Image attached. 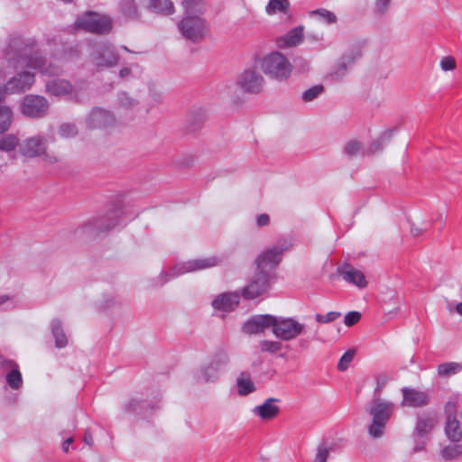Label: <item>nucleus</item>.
Returning <instances> with one entry per match:
<instances>
[{"label": "nucleus", "instance_id": "f257e3e1", "mask_svg": "<svg viewBox=\"0 0 462 462\" xmlns=\"http://www.w3.org/2000/svg\"><path fill=\"white\" fill-rule=\"evenodd\" d=\"M3 59L9 67H19L38 70L48 76L59 75L61 69L42 55L38 42L32 37L11 34L2 51Z\"/></svg>", "mask_w": 462, "mask_h": 462}, {"label": "nucleus", "instance_id": "f03ea898", "mask_svg": "<svg viewBox=\"0 0 462 462\" xmlns=\"http://www.w3.org/2000/svg\"><path fill=\"white\" fill-rule=\"evenodd\" d=\"M371 417V422L367 425V432L373 439H380L383 436L386 425L393 416L395 404L379 396L373 397L365 408Z\"/></svg>", "mask_w": 462, "mask_h": 462}, {"label": "nucleus", "instance_id": "7ed1b4c3", "mask_svg": "<svg viewBox=\"0 0 462 462\" xmlns=\"http://www.w3.org/2000/svg\"><path fill=\"white\" fill-rule=\"evenodd\" d=\"M261 68L265 75L276 80H286L291 73L288 59L278 51L265 55L261 60Z\"/></svg>", "mask_w": 462, "mask_h": 462}, {"label": "nucleus", "instance_id": "20e7f679", "mask_svg": "<svg viewBox=\"0 0 462 462\" xmlns=\"http://www.w3.org/2000/svg\"><path fill=\"white\" fill-rule=\"evenodd\" d=\"M75 24L79 29L96 34H107L113 28L110 16L91 11L78 16Z\"/></svg>", "mask_w": 462, "mask_h": 462}, {"label": "nucleus", "instance_id": "39448f33", "mask_svg": "<svg viewBox=\"0 0 462 462\" xmlns=\"http://www.w3.org/2000/svg\"><path fill=\"white\" fill-rule=\"evenodd\" d=\"M230 362L228 352L226 349H217L210 357L208 363L200 366L199 379L204 383L216 382L221 372Z\"/></svg>", "mask_w": 462, "mask_h": 462}, {"label": "nucleus", "instance_id": "423d86ee", "mask_svg": "<svg viewBox=\"0 0 462 462\" xmlns=\"http://www.w3.org/2000/svg\"><path fill=\"white\" fill-rule=\"evenodd\" d=\"M438 423L437 415L433 412H422L417 416L412 438L415 445L413 452H419L425 448L429 436Z\"/></svg>", "mask_w": 462, "mask_h": 462}, {"label": "nucleus", "instance_id": "0eeeda50", "mask_svg": "<svg viewBox=\"0 0 462 462\" xmlns=\"http://www.w3.org/2000/svg\"><path fill=\"white\" fill-rule=\"evenodd\" d=\"M178 28L185 39L194 43L202 42L208 31V25L204 17L184 16L178 23Z\"/></svg>", "mask_w": 462, "mask_h": 462}, {"label": "nucleus", "instance_id": "6e6552de", "mask_svg": "<svg viewBox=\"0 0 462 462\" xmlns=\"http://www.w3.org/2000/svg\"><path fill=\"white\" fill-rule=\"evenodd\" d=\"M236 85L244 93L257 95L263 91L265 80L259 69L252 66L239 74Z\"/></svg>", "mask_w": 462, "mask_h": 462}, {"label": "nucleus", "instance_id": "1a4fd4ad", "mask_svg": "<svg viewBox=\"0 0 462 462\" xmlns=\"http://www.w3.org/2000/svg\"><path fill=\"white\" fill-rule=\"evenodd\" d=\"M305 326L293 318L276 317L273 323V334L283 341L297 338L304 331Z\"/></svg>", "mask_w": 462, "mask_h": 462}, {"label": "nucleus", "instance_id": "9d476101", "mask_svg": "<svg viewBox=\"0 0 462 462\" xmlns=\"http://www.w3.org/2000/svg\"><path fill=\"white\" fill-rule=\"evenodd\" d=\"M90 61L97 69L110 68L118 64L119 55L113 45L101 42L92 48Z\"/></svg>", "mask_w": 462, "mask_h": 462}, {"label": "nucleus", "instance_id": "9b49d317", "mask_svg": "<svg viewBox=\"0 0 462 462\" xmlns=\"http://www.w3.org/2000/svg\"><path fill=\"white\" fill-rule=\"evenodd\" d=\"M50 108L49 101L42 96L29 94L20 102V111L23 116L37 119L47 116Z\"/></svg>", "mask_w": 462, "mask_h": 462}, {"label": "nucleus", "instance_id": "f8f14e48", "mask_svg": "<svg viewBox=\"0 0 462 462\" xmlns=\"http://www.w3.org/2000/svg\"><path fill=\"white\" fill-rule=\"evenodd\" d=\"M270 280L269 272L257 270L249 283L243 288L242 296L246 300H254L263 295L270 288Z\"/></svg>", "mask_w": 462, "mask_h": 462}, {"label": "nucleus", "instance_id": "ddd939ff", "mask_svg": "<svg viewBox=\"0 0 462 462\" xmlns=\"http://www.w3.org/2000/svg\"><path fill=\"white\" fill-rule=\"evenodd\" d=\"M286 250H288V245L282 243L274 245L263 251L255 260L257 270L268 272V270L275 269L281 263L282 255Z\"/></svg>", "mask_w": 462, "mask_h": 462}, {"label": "nucleus", "instance_id": "4468645a", "mask_svg": "<svg viewBox=\"0 0 462 462\" xmlns=\"http://www.w3.org/2000/svg\"><path fill=\"white\" fill-rule=\"evenodd\" d=\"M48 148L47 138L42 134H36L23 140L19 144L20 154L28 159L41 158Z\"/></svg>", "mask_w": 462, "mask_h": 462}, {"label": "nucleus", "instance_id": "2eb2a0df", "mask_svg": "<svg viewBox=\"0 0 462 462\" xmlns=\"http://www.w3.org/2000/svg\"><path fill=\"white\" fill-rule=\"evenodd\" d=\"M222 259L217 256H210L202 259H194L177 263L171 270V277L179 276L187 273L200 271L218 265Z\"/></svg>", "mask_w": 462, "mask_h": 462}, {"label": "nucleus", "instance_id": "dca6fc26", "mask_svg": "<svg viewBox=\"0 0 462 462\" xmlns=\"http://www.w3.org/2000/svg\"><path fill=\"white\" fill-rule=\"evenodd\" d=\"M362 56L359 49H352L344 53L332 68L328 78L333 81L341 80L346 74L349 69L353 67L356 60Z\"/></svg>", "mask_w": 462, "mask_h": 462}, {"label": "nucleus", "instance_id": "f3484780", "mask_svg": "<svg viewBox=\"0 0 462 462\" xmlns=\"http://www.w3.org/2000/svg\"><path fill=\"white\" fill-rule=\"evenodd\" d=\"M35 81V74L29 69H23L11 77L5 85L8 94H20L30 89Z\"/></svg>", "mask_w": 462, "mask_h": 462}, {"label": "nucleus", "instance_id": "a211bd4d", "mask_svg": "<svg viewBox=\"0 0 462 462\" xmlns=\"http://www.w3.org/2000/svg\"><path fill=\"white\" fill-rule=\"evenodd\" d=\"M446 425L445 433L448 439L452 442H458L462 439V430L459 421L457 420V407L452 402H448L445 405Z\"/></svg>", "mask_w": 462, "mask_h": 462}, {"label": "nucleus", "instance_id": "6ab92c4d", "mask_svg": "<svg viewBox=\"0 0 462 462\" xmlns=\"http://www.w3.org/2000/svg\"><path fill=\"white\" fill-rule=\"evenodd\" d=\"M116 118L113 113L100 107L91 110L86 118V125L88 129H105L115 125Z\"/></svg>", "mask_w": 462, "mask_h": 462}, {"label": "nucleus", "instance_id": "aec40b11", "mask_svg": "<svg viewBox=\"0 0 462 462\" xmlns=\"http://www.w3.org/2000/svg\"><path fill=\"white\" fill-rule=\"evenodd\" d=\"M119 223L117 213L97 217L89 221L84 226L86 232L90 235H98L100 233L109 232L114 229Z\"/></svg>", "mask_w": 462, "mask_h": 462}, {"label": "nucleus", "instance_id": "412c9836", "mask_svg": "<svg viewBox=\"0 0 462 462\" xmlns=\"http://www.w3.org/2000/svg\"><path fill=\"white\" fill-rule=\"evenodd\" d=\"M275 316L264 314L255 315L249 319L243 326V331L249 335H254L263 332L265 329L272 328L273 329V323Z\"/></svg>", "mask_w": 462, "mask_h": 462}, {"label": "nucleus", "instance_id": "4be33fe9", "mask_svg": "<svg viewBox=\"0 0 462 462\" xmlns=\"http://www.w3.org/2000/svg\"><path fill=\"white\" fill-rule=\"evenodd\" d=\"M402 406L424 407L430 403V396L426 391H419L414 388L404 387L402 389Z\"/></svg>", "mask_w": 462, "mask_h": 462}, {"label": "nucleus", "instance_id": "5701e85b", "mask_svg": "<svg viewBox=\"0 0 462 462\" xmlns=\"http://www.w3.org/2000/svg\"><path fill=\"white\" fill-rule=\"evenodd\" d=\"M337 272L346 282L356 285L358 288L363 289L367 285L364 273L349 263L338 266Z\"/></svg>", "mask_w": 462, "mask_h": 462}, {"label": "nucleus", "instance_id": "b1692460", "mask_svg": "<svg viewBox=\"0 0 462 462\" xmlns=\"http://www.w3.org/2000/svg\"><path fill=\"white\" fill-rule=\"evenodd\" d=\"M304 27L299 25L290 30L286 34L280 36L276 43L280 48H291L300 45L303 42Z\"/></svg>", "mask_w": 462, "mask_h": 462}, {"label": "nucleus", "instance_id": "393cba45", "mask_svg": "<svg viewBox=\"0 0 462 462\" xmlns=\"http://www.w3.org/2000/svg\"><path fill=\"white\" fill-rule=\"evenodd\" d=\"M240 296L236 292L223 293L217 296L213 301L212 306L217 310L229 312L234 310L239 304Z\"/></svg>", "mask_w": 462, "mask_h": 462}, {"label": "nucleus", "instance_id": "a878e982", "mask_svg": "<svg viewBox=\"0 0 462 462\" xmlns=\"http://www.w3.org/2000/svg\"><path fill=\"white\" fill-rule=\"evenodd\" d=\"M46 92L51 96L61 97L72 92L71 83L65 79H55L49 80L45 86Z\"/></svg>", "mask_w": 462, "mask_h": 462}, {"label": "nucleus", "instance_id": "bb28decb", "mask_svg": "<svg viewBox=\"0 0 462 462\" xmlns=\"http://www.w3.org/2000/svg\"><path fill=\"white\" fill-rule=\"evenodd\" d=\"M277 401L275 398L267 399L262 405L255 406L253 409V413L259 416L262 420L273 419L280 411L279 407L273 404Z\"/></svg>", "mask_w": 462, "mask_h": 462}, {"label": "nucleus", "instance_id": "cd10ccee", "mask_svg": "<svg viewBox=\"0 0 462 462\" xmlns=\"http://www.w3.org/2000/svg\"><path fill=\"white\" fill-rule=\"evenodd\" d=\"M181 4L185 9V16L203 17L207 11L204 0H182Z\"/></svg>", "mask_w": 462, "mask_h": 462}, {"label": "nucleus", "instance_id": "c85d7f7f", "mask_svg": "<svg viewBox=\"0 0 462 462\" xmlns=\"http://www.w3.org/2000/svg\"><path fill=\"white\" fill-rule=\"evenodd\" d=\"M236 387L238 394L241 396L248 395L256 390V387L251 379L250 373L246 371H243L239 374L236 378Z\"/></svg>", "mask_w": 462, "mask_h": 462}, {"label": "nucleus", "instance_id": "c756f323", "mask_svg": "<svg viewBox=\"0 0 462 462\" xmlns=\"http://www.w3.org/2000/svg\"><path fill=\"white\" fill-rule=\"evenodd\" d=\"M147 8L153 13L171 14L174 12V5L171 0H147Z\"/></svg>", "mask_w": 462, "mask_h": 462}, {"label": "nucleus", "instance_id": "7c9ffc66", "mask_svg": "<svg viewBox=\"0 0 462 462\" xmlns=\"http://www.w3.org/2000/svg\"><path fill=\"white\" fill-rule=\"evenodd\" d=\"M120 12L127 20L139 19L137 0H121Z\"/></svg>", "mask_w": 462, "mask_h": 462}, {"label": "nucleus", "instance_id": "2f4dec72", "mask_svg": "<svg viewBox=\"0 0 462 462\" xmlns=\"http://www.w3.org/2000/svg\"><path fill=\"white\" fill-rule=\"evenodd\" d=\"M51 332L58 348L65 347L68 345V338L59 319L51 321Z\"/></svg>", "mask_w": 462, "mask_h": 462}, {"label": "nucleus", "instance_id": "473e14b6", "mask_svg": "<svg viewBox=\"0 0 462 462\" xmlns=\"http://www.w3.org/2000/svg\"><path fill=\"white\" fill-rule=\"evenodd\" d=\"M310 17H316L326 24H334L337 22V16L335 13L325 8H319L310 13Z\"/></svg>", "mask_w": 462, "mask_h": 462}, {"label": "nucleus", "instance_id": "72a5a7b5", "mask_svg": "<svg viewBox=\"0 0 462 462\" xmlns=\"http://www.w3.org/2000/svg\"><path fill=\"white\" fill-rule=\"evenodd\" d=\"M290 8L289 0H269L265 12L268 14H274L278 12L287 14Z\"/></svg>", "mask_w": 462, "mask_h": 462}, {"label": "nucleus", "instance_id": "f704fd0d", "mask_svg": "<svg viewBox=\"0 0 462 462\" xmlns=\"http://www.w3.org/2000/svg\"><path fill=\"white\" fill-rule=\"evenodd\" d=\"M148 403L137 398H132L124 405V411L127 413L143 414Z\"/></svg>", "mask_w": 462, "mask_h": 462}, {"label": "nucleus", "instance_id": "c9c22d12", "mask_svg": "<svg viewBox=\"0 0 462 462\" xmlns=\"http://www.w3.org/2000/svg\"><path fill=\"white\" fill-rule=\"evenodd\" d=\"M5 381L13 390H19L23 386V377L19 367L7 372Z\"/></svg>", "mask_w": 462, "mask_h": 462}, {"label": "nucleus", "instance_id": "e433bc0d", "mask_svg": "<svg viewBox=\"0 0 462 462\" xmlns=\"http://www.w3.org/2000/svg\"><path fill=\"white\" fill-rule=\"evenodd\" d=\"M13 121V112L10 107L0 106V134L7 131Z\"/></svg>", "mask_w": 462, "mask_h": 462}, {"label": "nucleus", "instance_id": "4c0bfd02", "mask_svg": "<svg viewBox=\"0 0 462 462\" xmlns=\"http://www.w3.org/2000/svg\"><path fill=\"white\" fill-rule=\"evenodd\" d=\"M117 105L122 109L132 110L139 105V102L137 99L130 97L126 92L123 91L118 93Z\"/></svg>", "mask_w": 462, "mask_h": 462}, {"label": "nucleus", "instance_id": "58836bf2", "mask_svg": "<svg viewBox=\"0 0 462 462\" xmlns=\"http://www.w3.org/2000/svg\"><path fill=\"white\" fill-rule=\"evenodd\" d=\"M19 140L14 134H5L0 137V150L3 152H9L14 150L17 146L19 147Z\"/></svg>", "mask_w": 462, "mask_h": 462}, {"label": "nucleus", "instance_id": "ea45409f", "mask_svg": "<svg viewBox=\"0 0 462 462\" xmlns=\"http://www.w3.org/2000/svg\"><path fill=\"white\" fill-rule=\"evenodd\" d=\"M462 369V365L458 363L449 362L444 363L438 366V373L440 376L449 377Z\"/></svg>", "mask_w": 462, "mask_h": 462}, {"label": "nucleus", "instance_id": "a19ab883", "mask_svg": "<svg viewBox=\"0 0 462 462\" xmlns=\"http://www.w3.org/2000/svg\"><path fill=\"white\" fill-rule=\"evenodd\" d=\"M259 347L263 353L276 354L282 348V344L280 341L274 340H261Z\"/></svg>", "mask_w": 462, "mask_h": 462}, {"label": "nucleus", "instance_id": "79ce46f5", "mask_svg": "<svg viewBox=\"0 0 462 462\" xmlns=\"http://www.w3.org/2000/svg\"><path fill=\"white\" fill-rule=\"evenodd\" d=\"M393 135V130L385 131L377 140H374L370 145V152L375 153L383 150L385 143L390 142Z\"/></svg>", "mask_w": 462, "mask_h": 462}, {"label": "nucleus", "instance_id": "37998d69", "mask_svg": "<svg viewBox=\"0 0 462 462\" xmlns=\"http://www.w3.org/2000/svg\"><path fill=\"white\" fill-rule=\"evenodd\" d=\"M333 450V445L322 441L317 448V454L314 462H327L329 452Z\"/></svg>", "mask_w": 462, "mask_h": 462}, {"label": "nucleus", "instance_id": "c03bdc74", "mask_svg": "<svg viewBox=\"0 0 462 462\" xmlns=\"http://www.w3.org/2000/svg\"><path fill=\"white\" fill-rule=\"evenodd\" d=\"M78 133L76 125L71 123H64L58 129V134L62 138H73Z\"/></svg>", "mask_w": 462, "mask_h": 462}, {"label": "nucleus", "instance_id": "a18cd8bd", "mask_svg": "<svg viewBox=\"0 0 462 462\" xmlns=\"http://www.w3.org/2000/svg\"><path fill=\"white\" fill-rule=\"evenodd\" d=\"M462 454V446L455 444V445H449L445 447L442 451L441 455L442 457L445 460H451Z\"/></svg>", "mask_w": 462, "mask_h": 462}, {"label": "nucleus", "instance_id": "49530a36", "mask_svg": "<svg viewBox=\"0 0 462 462\" xmlns=\"http://www.w3.org/2000/svg\"><path fill=\"white\" fill-rule=\"evenodd\" d=\"M324 91V87L322 85H315L310 88L305 90L302 93V99L305 102H310L317 98L322 92Z\"/></svg>", "mask_w": 462, "mask_h": 462}, {"label": "nucleus", "instance_id": "de8ad7c7", "mask_svg": "<svg viewBox=\"0 0 462 462\" xmlns=\"http://www.w3.org/2000/svg\"><path fill=\"white\" fill-rule=\"evenodd\" d=\"M355 354V349H348L346 352H345L338 361L337 369L342 372L346 371L348 368L350 363L353 361Z\"/></svg>", "mask_w": 462, "mask_h": 462}, {"label": "nucleus", "instance_id": "09e8293b", "mask_svg": "<svg viewBox=\"0 0 462 462\" xmlns=\"http://www.w3.org/2000/svg\"><path fill=\"white\" fill-rule=\"evenodd\" d=\"M389 376L385 374H379L375 376L376 386L374 390L373 397H381L383 387L387 384Z\"/></svg>", "mask_w": 462, "mask_h": 462}, {"label": "nucleus", "instance_id": "8fccbe9b", "mask_svg": "<svg viewBox=\"0 0 462 462\" xmlns=\"http://www.w3.org/2000/svg\"><path fill=\"white\" fill-rule=\"evenodd\" d=\"M361 149V143L356 140H351L346 143L344 147V153L348 157L357 155Z\"/></svg>", "mask_w": 462, "mask_h": 462}, {"label": "nucleus", "instance_id": "3c124183", "mask_svg": "<svg viewBox=\"0 0 462 462\" xmlns=\"http://www.w3.org/2000/svg\"><path fill=\"white\" fill-rule=\"evenodd\" d=\"M341 317V313L339 311H329L327 314H316L315 320L318 323H330Z\"/></svg>", "mask_w": 462, "mask_h": 462}, {"label": "nucleus", "instance_id": "603ef678", "mask_svg": "<svg viewBox=\"0 0 462 462\" xmlns=\"http://www.w3.org/2000/svg\"><path fill=\"white\" fill-rule=\"evenodd\" d=\"M392 300L394 301L393 307H391L390 302L387 301H385L383 306L385 314L390 318L399 311L401 306L400 300L395 295H393Z\"/></svg>", "mask_w": 462, "mask_h": 462}, {"label": "nucleus", "instance_id": "864d4df0", "mask_svg": "<svg viewBox=\"0 0 462 462\" xmlns=\"http://www.w3.org/2000/svg\"><path fill=\"white\" fill-rule=\"evenodd\" d=\"M18 365L11 359L5 357L0 354V371L2 374H7V372L12 371L14 368H18Z\"/></svg>", "mask_w": 462, "mask_h": 462}, {"label": "nucleus", "instance_id": "5fc2aeb1", "mask_svg": "<svg viewBox=\"0 0 462 462\" xmlns=\"http://www.w3.org/2000/svg\"><path fill=\"white\" fill-rule=\"evenodd\" d=\"M392 0H375L374 13L378 15H383L388 11Z\"/></svg>", "mask_w": 462, "mask_h": 462}, {"label": "nucleus", "instance_id": "6e6d98bb", "mask_svg": "<svg viewBox=\"0 0 462 462\" xmlns=\"http://www.w3.org/2000/svg\"><path fill=\"white\" fill-rule=\"evenodd\" d=\"M361 319V313L358 311H350L346 314L344 323L347 327L356 325Z\"/></svg>", "mask_w": 462, "mask_h": 462}, {"label": "nucleus", "instance_id": "4d7b16f0", "mask_svg": "<svg viewBox=\"0 0 462 462\" xmlns=\"http://www.w3.org/2000/svg\"><path fill=\"white\" fill-rule=\"evenodd\" d=\"M440 68L444 71L453 70L456 69V60L451 56L444 57L440 60Z\"/></svg>", "mask_w": 462, "mask_h": 462}, {"label": "nucleus", "instance_id": "13d9d810", "mask_svg": "<svg viewBox=\"0 0 462 462\" xmlns=\"http://www.w3.org/2000/svg\"><path fill=\"white\" fill-rule=\"evenodd\" d=\"M41 159L43 162L49 165L56 164L61 162L60 157L54 153H49L47 150H45V154H42Z\"/></svg>", "mask_w": 462, "mask_h": 462}, {"label": "nucleus", "instance_id": "bf43d9fd", "mask_svg": "<svg viewBox=\"0 0 462 462\" xmlns=\"http://www.w3.org/2000/svg\"><path fill=\"white\" fill-rule=\"evenodd\" d=\"M270 224V217L268 214H261L256 217V225L258 227L266 226Z\"/></svg>", "mask_w": 462, "mask_h": 462}, {"label": "nucleus", "instance_id": "052dcab7", "mask_svg": "<svg viewBox=\"0 0 462 462\" xmlns=\"http://www.w3.org/2000/svg\"><path fill=\"white\" fill-rule=\"evenodd\" d=\"M150 97L156 104H162L163 102V96L162 92L152 89L150 90Z\"/></svg>", "mask_w": 462, "mask_h": 462}, {"label": "nucleus", "instance_id": "680f3d73", "mask_svg": "<svg viewBox=\"0 0 462 462\" xmlns=\"http://www.w3.org/2000/svg\"><path fill=\"white\" fill-rule=\"evenodd\" d=\"M426 228L416 226L414 224L411 225V233L413 236H420Z\"/></svg>", "mask_w": 462, "mask_h": 462}, {"label": "nucleus", "instance_id": "e2e57ef3", "mask_svg": "<svg viewBox=\"0 0 462 462\" xmlns=\"http://www.w3.org/2000/svg\"><path fill=\"white\" fill-rule=\"evenodd\" d=\"M132 74V70L130 68H123L119 70V76L120 78L122 79H126L128 78L129 76H131Z\"/></svg>", "mask_w": 462, "mask_h": 462}, {"label": "nucleus", "instance_id": "0e129e2a", "mask_svg": "<svg viewBox=\"0 0 462 462\" xmlns=\"http://www.w3.org/2000/svg\"><path fill=\"white\" fill-rule=\"evenodd\" d=\"M74 439L73 437H69L66 439L62 443V450L67 453L69 448V445L73 442Z\"/></svg>", "mask_w": 462, "mask_h": 462}, {"label": "nucleus", "instance_id": "69168bd1", "mask_svg": "<svg viewBox=\"0 0 462 462\" xmlns=\"http://www.w3.org/2000/svg\"><path fill=\"white\" fill-rule=\"evenodd\" d=\"M84 442L86 444H88V446L93 445V438H92L91 433L88 430H86V432L84 434Z\"/></svg>", "mask_w": 462, "mask_h": 462}, {"label": "nucleus", "instance_id": "338daca9", "mask_svg": "<svg viewBox=\"0 0 462 462\" xmlns=\"http://www.w3.org/2000/svg\"><path fill=\"white\" fill-rule=\"evenodd\" d=\"M10 300V297L6 294L0 296V310H3V306Z\"/></svg>", "mask_w": 462, "mask_h": 462}, {"label": "nucleus", "instance_id": "774afa93", "mask_svg": "<svg viewBox=\"0 0 462 462\" xmlns=\"http://www.w3.org/2000/svg\"><path fill=\"white\" fill-rule=\"evenodd\" d=\"M7 77V73L5 69L2 67H0V79H5Z\"/></svg>", "mask_w": 462, "mask_h": 462}]
</instances>
